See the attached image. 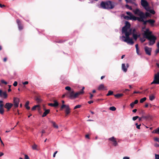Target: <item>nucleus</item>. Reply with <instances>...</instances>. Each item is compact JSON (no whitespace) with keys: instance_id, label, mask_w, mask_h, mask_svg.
Instances as JSON below:
<instances>
[{"instance_id":"aec40b11","label":"nucleus","mask_w":159,"mask_h":159,"mask_svg":"<svg viewBox=\"0 0 159 159\" xmlns=\"http://www.w3.org/2000/svg\"><path fill=\"white\" fill-rule=\"evenodd\" d=\"M98 89L99 90H107L106 87H105L103 84H101L99 86Z\"/></svg>"},{"instance_id":"f704fd0d","label":"nucleus","mask_w":159,"mask_h":159,"mask_svg":"<svg viewBox=\"0 0 159 159\" xmlns=\"http://www.w3.org/2000/svg\"><path fill=\"white\" fill-rule=\"evenodd\" d=\"M113 92L111 90H109L108 92V93L106 95L107 96H109L111 95H112L113 94Z\"/></svg>"},{"instance_id":"603ef678","label":"nucleus","mask_w":159,"mask_h":159,"mask_svg":"<svg viewBox=\"0 0 159 159\" xmlns=\"http://www.w3.org/2000/svg\"><path fill=\"white\" fill-rule=\"evenodd\" d=\"M29 104V101H27L26 102V103L25 104V107H26L27 106H28Z\"/></svg>"},{"instance_id":"cd10ccee","label":"nucleus","mask_w":159,"mask_h":159,"mask_svg":"<svg viewBox=\"0 0 159 159\" xmlns=\"http://www.w3.org/2000/svg\"><path fill=\"white\" fill-rule=\"evenodd\" d=\"M32 148L34 150H39L37 145L35 143H34L32 146Z\"/></svg>"},{"instance_id":"bb28decb","label":"nucleus","mask_w":159,"mask_h":159,"mask_svg":"<svg viewBox=\"0 0 159 159\" xmlns=\"http://www.w3.org/2000/svg\"><path fill=\"white\" fill-rule=\"evenodd\" d=\"M50 122L52 124L53 126L55 128L58 129V126L56 124V123L52 120H50Z\"/></svg>"},{"instance_id":"1a4fd4ad","label":"nucleus","mask_w":159,"mask_h":159,"mask_svg":"<svg viewBox=\"0 0 159 159\" xmlns=\"http://www.w3.org/2000/svg\"><path fill=\"white\" fill-rule=\"evenodd\" d=\"M19 101L20 99L19 98L16 97L13 98V105L15 108L17 107H18Z\"/></svg>"},{"instance_id":"a19ab883","label":"nucleus","mask_w":159,"mask_h":159,"mask_svg":"<svg viewBox=\"0 0 159 159\" xmlns=\"http://www.w3.org/2000/svg\"><path fill=\"white\" fill-rule=\"evenodd\" d=\"M81 106H82L80 105H77L74 107V109H75L78 108H80L81 107Z\"/></svg>"},{"instance_id":"dca6fc26","label":"nucleus","mask_w":159,"mask_h":159,"mask_svg":"<svg viewBox=\"0 0 159 159\" xmlns=\"http://www.w3.org/2000/svg\"><path fill=\"white\" fill-rule=\"evenodd\" d=\"M0 96L6 98L7 97V95L6 92H2L1 90H0Z\"/></svg>"},{"instance_id":"49530a36","label":"nucleus","mask_w":159,"mask_h":159,"mask_svg":"<svg viewBox=\"0 0 159 159\" xmlns=\"http://www.w3.org/2000/svg\"><path fill=\"white\" fill-rule=\"evenodd\" d=\"M126 13L130 17H131V16L132 15V13L130 12H126Z\"/></svg>"},{"instance_id":"5fc2aeb1","label":"nucleus","mask_w":159,"mask_h":159,"mask_svg":"<svg viewBox=\"0 0 159 159\" xmlns=\"http://www.w3.org/2000/svg\"><path fill=\"white\" fill-rule=\"evenodd\" d=\"M130 16H125V18L126 19V20H129V19L130 20Z\"/></svg>"},{"instance_id":"c756f323","label":"nucleus","mask_w":159,"mask_h":159,"mask_svg":"<svg viewBox=\"0 0 159 159\" xmlns=\"http://www.w3.org/2000/svg\"><path fill=\"white\" fill-rule=\"evenodd\" d=\"M122 69L123 71L125 72H126L127 71V68L125 67V64L124 63L122 64Z\"/></svg>"},{"instance_id":"6e6d98bb","label":"nucleus","mask_w":159,"mask_h":159,"mask_svg":"<svg viewBox=\"0 0 159 159\" xmlns=\"http://www.w3.org/2000/svg\"><path fill=\"white\" fill-rule=\"evenodd\" d=\"M154 140L159 143V138L156 137L154 138Z\"/></svg>"},{"instance_id":"a211bd4d","label":"nucleus","mask_w":159,"mask_h":159,"mask_svg":"<svg viewBox=\"0 0 159 159\" xmlns=\"http://www.w3.org/2000/svg\"><path fill=\"white\" fill-rule=\"evenodd\" d=\"M130 20H138L139 21L141 19V17H136L135 16L132 15V16L130 17Z\"/></svg>"},{"instance_id":"39448f33","label":"nucleus","mask_w":159,"mask_h":159,"mask_svg":"<svg viewBox=\"0 0 159 159\" xmlns=\"http://www.w3.org/2000/svg\"><path fill=\"white\" fill-rule=\"evenodd\" d=\"M64 108H66V110H65V113L66 115H67L70 113V108L69 105L62 104L60 108V110L61 111Z\"/></svg>"},{"instance_id":"4468645a","label":"nucleus","mask_w":159,"mask_h":159,"mask_svg":"<svg viewBox=\"0 0 159 159\" xmlns=\"http://www.w3.org/2000/svg\"><path fill=\"white\" fill-rule=\"evenodd\" d=\"M16 22L18 25V28L19 30H21L23 29V26L20 20L17 19L16 20Z\"/></svg>"},{"instance_id":"4d7b16f0","label":"nucleus","mask_w":159,"mask_h":159,"mask_svg":"<svg viewBox=\"0 0 159 159\" xmlns=\"http://www.w3.org/2000/svg\"><path fill=\"white\" fill-rule=\"evenodd\" d=\"M134 103H133V102H132L130 104V106L132 108H133V107L134 106Z\"/></svg>"},{"instance_id":"13d9d810","label":"nucleus","mask_w":159,"mask_h":159,"mask_svg":"<svg viewBox=\"0 0 159 159\" xmlns=\"http://www.w3.org/2000/svg\"><path fill=\"white\" fill-rule=\"evenodd\" d=\"M138 102V100H136L134 102H133L134 104H137Z\"/></svg>"},{"instance_id":"20e7f679","label":"nucleus","mask_w":159,"mask_h":159,"mask_svg":"<svg viewBox=\"0 0 159 159\" xmlns=\"http://www.w3.org/2000/svg\"><path fill=\"white\" fill-rule=\"evenodd\" d=\"M149 41V45H153L156 42V40L157 39V37L152 34L149 36H147L145 38Z\"/></svg>"},{"instance_id":"ea45409f","label":"nucleus","mask_w":159,"mask_h":159,"mask_svg":"<svg viewBox=\"0 0 159 159\" xmlns=\"http://www.w3.org/2000/svg\"><path fill=\"white\" fill-rule=\"evenodd\" d=\"M109 109L111 110L112 111H115L116 110V108L113 106L110 107L109 108Z\"/></svg>"},{"instance_id":"2eb2a0df","label":"nucleus","mask_w":159,"mask_h":159,"mask_svg":"<svg viewBox=\"0 0 159 159\" xmlns=\"http://www.w3.org/2000/svg\"><path fill=\"white\" fill-rule=\"evenodd\" d=\"M108 140L113 142L112 144L114 146H116L118 145V143L116 140V139L113 136L109 138Z\"/></svg>"},{"instance_id":"9d476101","label":"nucleus","mask_w":159,"mask_h":159,"mask_svg":"<svg viewBox=\"0 0 159 159\" xmlns=\"http://www.w3.org/2000/svg\"><path fill=\"white\" fill-rule=\"evenodd\" d=\"M3 102L0 100V114L2 115H3L4 112V110L3 108L4 105L3 103Z\"/></svg>"},{"instance_id":"bf43d9fd","label":"nucleus","mask_w":159,"mask_h":159,"mask_svg":"<svg viewBox=\"0 0 159 159\" xmlns=\"http://www.w3.org/2000/svg\"><path fill=\"white\" fill-rule=\"evenodd\" d=\"M22 84L24 85L27 84H28V82L27 81H26L23 82Z\"/></svg>"},{"instance_id":"e2e57ef3","label":"nucleus","mask_w":159,"mask_h":159,"mask_svg":"<svg viewBox=\"0 0 159 159\" xmlns=\"http://www.w3.org/2000/svg\"><path fill=\"white\" fill-rule=\"evenodd\" d=\"M85 138L88 139H90L89 135V134H86L85 135Z\"/></svg>"},{"instance_id":"f8f14e48","label":"nucleus","mask_w":159,"mask_h":159,"mask_svg":"<svg viewBox=\"0 0 159 159\" xmlns=\"http://www.w3.org/2000/svg\"><path fill=\"white\" fill-rule=\"evenodd\" d=\"M152 34V32L149 30L148 29H147L146 30L144 31L143 36L145 38L147 36H149Z\"/></svg>"},{"instance_id":"f03ea898","label":"nucleus","mask_w":159,"mask_h":159,"mask_svg":"<svg viewBox=\"0 0 159 159\" xmlns=\"http://www.w3.org/2000/svg\"><path fill=\"white\" fill-rule=\"evenodd\" d=\"M134 13L139 16V17H141L142 16H144V19H146L148 17H150L151 14L148 12H146L144 13L143 11H140L139 9H136L135 11H134Z\"/></svg>"},{"instance_id":"0eeeda50","label":"nucleus","mask_w":159,"mask_h":159,"mask_svg":"<svg viewBox=\"0 0 159 159\" xmlns=\"http://www.w3.org/2000/svg\"><path fill=\"white\" fill-rule=\"evenodd\" d=\"M122 38H125V39L123 40L124 41L126 42L128 44H130L131 45H133L134 44V42L133 40V39L132 38H130L129 37L125 38V36H122Z\"/></svg>"},{"instance_id":"a18cd8bd","label":"nucleus","mask_w":159,"mask_h":159,"mask_svg":"<svg viewBox=\"0 0 159 159\" xmlns=\"http://www.w3.org/2000/svg\"><path fill=\"white\" fill-rule=\"evenodd\" d=\"M139 118V116H136L133 117L132 118V119L133 120L135 121L136 120Z\"/></svg>"},{"instance_id":"393cba45","label":"nucleus","mask_w":159,"mask_h":159,"mask_svg":"<svg viewBox=\"0 0 159 159\" xmlns=\"http://www.w3.org/2000/svg\"><path fill=\"white\" fill-rule=\"evenodd\" d=\"M133 37V38L135 40H136L137 38L138 37H139L140 36V34H136L134 33L132 34Z\"/></svg>"},{"instance_id":"de8ad7c7","label":"nucleus","mask_w":159,"mask_h":159,"mask_svg":"<svg viewBox=\"0 0 159 159\" xmlns=\"http://www.w3.org/2000/svg\"><path fill=\"white\" fill-rule=\"evenodd\" d=\"M140 40L141 41L142 43H143L146 40L143 38H140Z\"/></svg>"},{"instance_id":"79ce46f5","label":"nucleus","mask_w":159,"mask_h":159,"mask_svg":"<svg viewBox=\"0 0 159 159\" xmlns=\"http://www.w3.org/2000/svg\"><path fill=\"white\" fill-rule=\"evenodd\" d=\"M135 125L136 126V128L138 129H140V126L141 125V124L139 125H138V123H136L135 124Z\"/></svg>"},{"instance_id":"e433bc0d","label":"nucleus","mask_w":159,"mask_h":159,"mask_svg":"<svg viewBox=\"0 0 159 159\" xmlns=\"http://www.w3.org/2000/svg\"><path fill=\"white\" fill-rule=\"evenodd\" d=\"M39 107V105H36L34 106L31 109L32 110L34 111L36 109V108Z\"/></svg>"},{"instance_id":"2f4dec72","label":"nucleus","mask_w":159,"mask_h":159,"mask_svg":"<svg viewBox=\"0 0 159 159\" xmlns=\"http://www.w3.org/2000/svg\"><path fill=\"white\" fill-rule=\"evenodd\" d=\"M53 102L54 103L53 104H54V107H58L59 105V103L56 100H54Z\"/></svg>"},{"instance_id":"8fccbe9b","label":"nucleus","mask_w":159,"mask_h":159,"mask_svg":"<svg viewBox=\"0 0 159 159\" xmlns=\"http://www.w3.org/2000/svg\"><path fill=\"white\" fill-rule=\"evenodd\" d=\"M17 81H15L14 83L13 84V85L14 86H16L17 85Z\"/></svg>"},{"instance_id":"69168bd1","label":"nucleus","mask_w":159,"mask_h":159,"mask_svg":"<svg viewBox=\"0 0 159 159\" xmlns=\"http://www.w3.org/2000/svg\"><path fill=\"white\" fill-rule=\"evenodd\" d=\"M152 133H156L157 134V129H156L153 130L152 132Z\"/></svg>"},{"instance_id":"c9c22d12","label":"nucleus","mask_w":159,"mask_h":159,"mask_svg":"<svg viewBox=\"0 0 159 159\" xmlns=\"http://www.w3.org/2000/svg\"><path fill=\"white\" fill-rule=\"evenodd\" d=\"M147 99V98L146 97H144L143 98H142L140 99V102L141 103H143Z\"/></svg>"},{"instance_id":"3c124183","label":"nucleus","mask_w":159,"mask_h":159,"mask_svg":"<svg viewBox=\"0 0 159 159\" xmlns=\"http://www.w3.org/2000/svg\"><path fill=\"white\" fill-rule=\"evenodd\" d=\"M89 94H90V96L89 97V98L90 99H92V98L93 97V95L90 93H89Z\"/></svg>"},{"instance_id":"052dcab7","label":"nucleus","mask_w":159,"mask_h":159,"mask_svg":"<svg viewBox=\"0 0 159 159\" xmlns=\"http://www.w3.org/2000/svg\"><path fill=\"white\" fill-rule=\"evenodd\" d=\"M25 159H29V157L27 155H25Z\"/></svg>"},{"instance_id":"338daca9","label":"nucleus","mask_w":159,"mask_h":159,"mask_svg":"<svg viewBox=\"0 0 159 159\" xmlns=\"http://www.w3.org/2000/svg\"><path fill=\"white\" fill-rule=\"evenodd\" d=\"M123 159H129V157H125L123 158Z\"/></svg>"},{"instance_id":"6e6552de","label":"nucleus","mask_w":159,"mask_h":159,"mask_svg":"<svg viewBox=\"0 0 159 159\" xmlns=\"http://www.w3.org/2000/svg\"><path fill=\"white\" fill-rule=\"evenodd\" d=\"M141 3L142 6L146 10L148 8V7H149L148 3L145 0H141Z\"/></svg>"},{"instance_id":"423d86ee","label":"nucleus","mask_w":159,"mask_h":159,"mask_svg":"<svg viewBox=\"0 0 159 159\" xmlns=\"http://www.w3.org/2000/svg\"><path fill=\"white\" fill-rule=\"evenodd\" d=\"M153 84H159V72L155 75L154 80L151 83Z\"/></svg>"},{"instance_id":"09e8293b","label":"nucleus","mask_w":159,"mask_h":159,"mask_svg":"<svg viewBox=\"0 0 159 159\" xmlns=\"http://www.w3.org/2000/svg\"><path fill=\"white\" fill-rule=\"evenodd\" d=\"M155 159H159V155L155 154Z\"/></svg>"},{"instance_id":"c03bdc74","label":"nucleus","mask_w":159,"mask_h":159,"mask_svg":"<svg viewBox=\"0 0 159 159\" xmlns=\"http://www.w3.org/2000/svg\"><path fill=\"white\" fill-rule=\"evenodd\" d=\"M1 82L2 83L5 84L6 85L7 84V83L6 81L3 80H1Z\"/></svg>"},{"instance_id":"680f3d73","label":"nucleus","mask_w":159,"mask_h":159,"mask_svg":"<svg viewBox=\"0 0 159 159\" xmlns=\"http://www.w3.org/2000/svg\"><path fill=\"white\" fill-rule=\"evenodd\" d=\"M48 105L50 106L54 107V104L52 103H49L48 104Z\"/></svg>"},{"instance_id":"a878e982","label":"nucleus","mask_w":159,"mask_h":159,"mask_svg":"<svg viewBox=\"0 0 159 159\" xmlns=\"http://www.w3.org/2000/svg\"><path fill=\"white\" fill-rule=\"evenodd\" d=\"M146 10L148 11H149L153 15H154L155 13V11L153 10L150 9L149 7H148V8H147V9Z\"/></svg>"},{"instance_id":"5701e85b","label":"nucleus","mask_w":159,"mask_h":159,"mask_svg":"<svg viewBox=\"0 0 159 159\" xmlns=\"http://www.w3.org/2000/svg\"><path fill=\"white\" fill-rule=\"evenodd\" d=\"M142 117L143 118V119H145L146 120L151 119L152 118V116L149 114H148L146 116H142Z\"/></svg>"},{"instance_id":"864d4df0","label":"nucleus","mask_w":159,"mask_h":159,"mask_svg":"<svg viewBox=\"0 0 159 159\" xmlns=\"http://www.w3.org/2000/svg\"><path fill=\"white\" fill-rule=\"evenodd\" d=\"M132 34H134V33H135V34L137 33V32L136 31V30L135 29H133L132 32Z\"/></svg>"},{"instance_id":"ddd939ff","label":"nucleus","mask_w":159,"mask_h":159,"mask_svg":"<svg viewBox=\"0 0 159 159\" xmlns=\"http://www.w3.org/2000/svg\"><path fill=\"white\" fill-rule=\"evenodd\" d=\"M144 48L146 53L149 56L151 55L152 48H149L147 46H145Z\"/></svg>"},{"instance_id":"7c9ffc66","label":"nucleus","mask_w":159,"mask_h":159,"mask_svg":"<svg viewBox=\"0 0 159 159\" xmlns=\"http://www.w3.org/2000/svg\"><path fill=\"white\" fill-rule=\"evenodd\" d=\"M124 94L122 93H120V94H116L114 95V96L117 98H120L123 96Z\"/></svg>"},{"instance_id":"58836bf2","label":"nucleus","mask_w":159,"mask_h":159,"mask_svg":"<svg viewBox=\"0 0 159 159\" xmlns=\"http://www.w3.org/2000/svg\"><path fill=\"white\" fill-rule=\"evenodd\" d=\"M36 100L38 103H40L42 101V100L39 97H37L36 98Z\"/></svg>"},{"instance_id":"473e14b6","label":"nucleus","mask_w":159,"mask_h":159,"mask_svg":"<svg viewBox=\"0 0 159 159\" xmlns=\"http://www.w3.org/2000/svg\"><path fill=\"white\" fill-rule=\"evenodd\" d=\"M125 26L127 27V28L129 29L130 27V24L129 22L126 21L125 23Z\"/></svg>"},{"instance_id":"37998d69","label":"nucleus","mask_w":159,"mask_h":159,"mask_svg":"<svg viewBox=\"0 0 159 159\" xmlns=\"http://www.w3.org/2000/svg\"><path fill=\"white\" fill-rule=\"evenodd\" d=\"M125 7L127 8L130 10H132V7L131 6H129L128 5L126 4L125 5Z\"/></svg>"},{"instance_id":"412c9836","label":"nucleus","mask_w":159,"mask_h":159,"mask_svg":"<svg viewBox=\"0 0 159 159\" xmlns=\"http://www.w3.org/2000/svg\"><path fill=\"white\" fill-rule=\"evenodd\" d=\"M125 38H127L129 37V36L131 35L132 33V30L130 29L129 31H127L125 33Z\"/></svg>"},{"instance_id":"f3484780","label":"nucleus","mask_w":159,"mask_h":159,"mask_svg":"<svg viewBox=\"0 0 159 159\" xmlns=\"http://www.w3.org/2000/svg\"><path fill=\"white\" fill-rule=\"evenodd\" d=\"M143 18H144V17L143 16H142V17H141V19L139 22H143V25L145 26L147 25V23H148V20H144V19H145Z\"/></svg>"},{"instance_id":"6ab92c4d","label":"nucleus","mask_w":159,"mask_h":159,"mask_svg":"<svg viewBox=\"0 0 159 159\" xmlns=\"http://www.w3.org/2000/svg\"><path fill=\"white\" fill-rule=\"evenodd\" d=\"M155 22V21L153 19H149L148 20V23H149L152 27L154 26V24Z\"/></svg>"},{"instance_id":"4c0bfd02","label":"nucleus","mask_w":159,"mask_h":159,"mask_svg":"<svg viewBox=\"0 0 159 159\" xmlns=\"http://www.w3.org/2000/svg\"><path fill=\"white\" fill-rule=\"evenodd\" d=\"M65 89L66 90L70 91H74L73 90L71 89V88L69 86H66L65 88Z\"/></svg>"},{"instance_id":"9b49d317","label":"nucleus","mask_w":159,"mask_h":159,"mask_svg":"<svg viewBox=\"0 0 159 159\" xmlns=\"http://www.w3.org/2000/svg\"><path fill=\"white\" fill-rule=\"evenodd\" d=\"M13 106V104L12 103L7 102L4 105V107L7 109V111H9Z\"/></svg>"},{"instance_id":"b1692460","label":"nucleus","mask_w":159,"mask_h":159,"mask_svg":"<svg viewBox=\"0 0 159 159\" xmlns=\"http://www.w3.org/2000/svg\"><path fill=\"white\" fill-rule=\"evenodd\" d=\"M44 110L45 111L44 112L42 115V116L43 117H44L46 116V115L49 113L50 111L49 109L47 110L46 109H44Z\"/></svg>"},{"instance_id":"c85d7f7f","label":"nucleus","mask_w":159,"mask_h":159,"mask_svg":"<svg viewBox=\"0 0 159 159\" xmlns=\"http://www.w3.org/2000/svg\"><path fill=\"white\" fill-rule=\"evenodd\" d=\"M129 28H127V27H126L125 26H124L123 27L122 30V33H125V32L127 31V30L128 29H129Z\"/></svg>"},{"instance_id":"4be33fe9","label":"nucleus","mask_w":159,"mask_h":159,"mask_svg":"<svg viewBox=\"0 0 159 159\" xmlns=\"http://www.w3.org/2000/svg\"><path fill=\"white\" fill-rule=\"evenodd\" d=\"M84 87H83L81 91L75 93L77 94V95H76V98H77L78 97V96H79L81 94H83L84 93Z\"/></svg>"},{"instance_id":"72a5a7b5","label":"nucleus","mask_w":159,"mask_h":159,"mask_svg":"<svg viewBox=\"0 0 159 159\" xmlns=\"http://www.w3.org/2000/svg\"><path fill=\"white\" fill-rule=\"evenodd\" d=\"M149 98L150 101H152L155 99V97L153 94H152L149 96Z\"/></svg>"},{"instance_id":"0e129e2a","label":"nucleus","mask_w":159,"mask_h":159,"mask_svg":"<svg viewBox=\"0 0 159 159\" xmlns=\"http://www.w3.org/2000/svg\"><path fill=\"white\" fill-rule=\"evenodd\" d=\"M57 151H56V152H54V154H53V157H55L56 154L57 153Z\"/></svg>"},{"instance_id":"7ed1b4c3","label":"nucleus","mask_w":159,"mask_h":159,"mask_svg":"<svg viewBox=\"0 0 159 159\" xmlns=\"http://www.w3.org/2000/svg\"><path fill=\"white\" fill-rule=\"evenodd\" d=\"M77 94L75 93L74 91H68L65 94L62 95V98H63L66 96L68 98L70 99H74L76 98V95Z\"/></svg>"},{"instance_id":"f257e3e1","label":"nucleus","mask_w":159,"mask_h":159,"mask_svg":"<svg viewBox=\"0 0 159 159\" xmlns=\"http://www.w3.org/2000/svg\"><path fill=\"white\" fill-rule=\"evenodd\" d=\"M100 6L103 9H112L114 7V5L111 1H108L106 2H102Z\"/></svg>"},{"instance_id":"774afa93","label":"nucleus","mask_w":159,"mask_h":159,"mask_svg":"<svg viewBox=\"0 0 159 159\" xmlns=\"http://www.w3.org/2000/svg\"><path fill=\"white\" fill-rule=\"evenodd\" d=\"M157 134H159V128L157 129Z\"/></svg>"}]
</instances>
